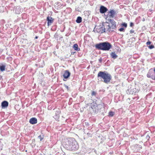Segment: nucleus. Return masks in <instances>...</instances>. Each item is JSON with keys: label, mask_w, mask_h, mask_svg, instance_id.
I'll list each match as a JSON object with an SVG mask.
<instances>
[{"label": "nucleus", "mask_w": 155, "mask_h": 155, "mask_svg": "<svg viewBox=\"0 0 155 155\" xmlns=\"http://www.w3.org/2000/svg\"><path fill=\"white\" fill-rule=\"evenodd\" d=\"M110 23L108 22L103 23L102 26H99L97 28L96 30L97 32L102 34L107 31L109 32H112L116 28V23L113 19H109Z\"/></svg>", "instance_id": "obj_1"}, {"label": "nucleus", "mask_w": 155, "mask_h": 155, "mask_svg": "<svg viewBox=\"0 0 155 155\" xmlns=\"http://www.w3.org/2000/svg\"><path fill=\"white\" fill-rule=\"evenodd\" d=\"M63 145L67 150L72 151L77 150L79 147L77 142L73 138H68L63 143Z\"/></svg>", "instance_id": "obj_2"}, {"label": "nucleus", "mask_w": 155, "mask_h": 155, "mask_svg": "<svg viewBox=\"0 0 155 155\" xmlns=\"http://www.w3.org/2000/svg\"><path fill=\"white\" fill-rule=\"evenodd\" d=\"M98 80L103 81L106 84H108L111 79V76L109 74L106 73V72L100 71L97 74Z\"/></svg>", "instance_id": "obj_3"}, {"label": "nucleus", "mask_w": 155, "mask_h": 155, "mask_svg": "<svg viewBox=\"0 0 155 155\" xmlns=\"http://www.w3.org/2000/svg\"><path fill=\"white\" fill-rule=\"evenodd\" d=\"M112 46L107 41L100 43L95 45L96 49L103 51H109Z\"/></svg>", "instance_id": "obj_4"}, {"label": "nucleus", "mask_w": 155, "mask_h": 155, "mask_svg": "<svg viewBox=\"0 0 155 155\" xmlns=\"http://www.w3.org/2000/svg\"><path fill=\"white\" fill-rule=\"evenodd\" d=\"M98 111V108L96 104H92L91 107H89V111L92 114H97Z\"/></svg>", "instance_id": "obj_5"}, {"label": "nucleus", "mask_w": 155, "mask_h": 155, "mask_svg": "<svg viewBox=\"0 0 155 155\" xmlns=\"http://www.w3.org/2000/svg\"><path fill=\"white\" fill-rule=\"evenodd\" d=\"M147 76L155 80V73L154 70L153 71L151 69H150L147 74Z\"/></svg>", "instance_id": "obj_6"}, {"label": "nucleus", "mask_w": 155, "mask_h": 155, "mask_svg": "<svg viewBox=\"0 0 155 155\" xmlns=\"http://www.w3.org/2000/svg\"><path fill=\"white\" fill-rule=\"evenodd\" d=\"M70 74L71 73L68 70H66L65 71L63 75L64 78L63 80L64 81H66V79L68 78V77L70 76Z\"/></svg>", "instance_id": "obj_7"}, {"label": "nucleus", "mask_w": 155, "mask_h": 155, "mask_svg": "<svg viewBox=\"0 0 155 155\" xmlns=\"http://www.w3.org/2000/svg\"><path fill=\"white\" fill-rule=\"evenodd\" d=\"M108 12V16L113 18L114 17V15L117 14L116 12L114 10H111Z\"/></svg>", "instance_id": "obj_8"}, {"label": "nucleus", "mask_w": 155, "mask_h": 155, "mask_svg": "<svg viewBox=\"0 0 155 155\" xmlns=\"http://www.w3.org/2000/svg\"><path fill=\"white\" fill-rule=\"evenodd\" d=\"M47 20L48 21V25L49 26L54 22V19L50 16H48L47 18Z\"/></svg>", "instance_id": "obj_9"}, {"label": "nucleus", "mask_w": 155, "mask_h": 155, "mask_svg": "<svg viewBox=\"0 0 155 155\" xmlns=\"http://www.w3.org/2000/svg\"><path fill=\"white\" fill-rule=\"evenodd\" d=\"M108 10L105 7L103 6H101L100 9V12L101 13H104Z\"/></svg>", "instance_id": "obj_10"}, {"label": "nucleus", "mask_w": 155, "mask_h": 155, "mask_svg": "<svg viewBox=\"0 0 155 155\" xmlns=\"http://www.w3.org/2000/svg\"><path fill=\"white\" fill-rule=\"evenodd\" d=\"M29 122L32 124H36L37 122V119L35 117L32 118L30 119Z\"/></svg>", "instance_id": "obj_11"}, {"label": "nucleus", "mask_w": 155, "mask_h": 155, "mask_svg": "<svg viewBox=\"0 0 155 155\" xmlns=\"http://www.w3.org/2000/svg\"><path fill=\"white\" fill-rule=\"evenodd\" d=\"M8 105V102L6 101H3L1 104V106L2 108H5L7 107Z\"/></svg>", "instance_id": "obj_12"}, {"label": "nucleus", "mask_w": 155, "mask_h": 155, "mask_svg": "<svg viewBox=\"0 0 155 155\" xmlns=\"http://www.w3.org/2000/svg\"><path fill=\"white\" fill-rule=\"evenodd\" d=\"M73 48L75 51H79L80 50V48H78V45L77 44H74L73 46Z\"/></svg>", "instance_id": "obj_13"}, {"label": "nucleus", "mask_w": 155, "mask_h": 155, "mask_svg": "<svg viewBox=\"0 0 155 155\" xmlns=\"http://www.w3.org/2000/svg\"><path fill=\"white\" fill-rule=\"evenodd\" d=\"M110 56L112 58L114 59H116L117 57V55L115 54L114 52H112L110 54Z\"/></svg>", "instance_id": "obj_14"}, {"label": "nucleus", "mask_w": 155, "mask_h": 155, "mask_svg": "<svg viewBox=\"0 0 155 155\" xmlns=\"http://www.w3.org/2000/svg\"><path fill=\"white\" fill-rule=\"evenodd\" d=\"M82 19L81 17L78 16L77 18L76 21L77 23H80L81 22Z\"/></svg>", "instance_id": "obj_15"}, {"label": "nucleus", "mask_w": 155, "mask_h": 155, "mask_svg": "<svg viewBox=\"0 0 155 155\" xmlns=\"http://www.w3.org/2000/svg\"><path fill=\"white\" fill-rule=\"evenodd\" d=\"M21 12L20 8L19 6H17L15 9V13L17 14H19Z\"/></svg>", "instance_id": "obj_16"}, {"label": "nucleus", "mask_w": 155, "mask_h": 155, "mask_svg": "<svg viewBox=\"0 0 155 155\" xmlns=\"http://www.w3.org/2000/svg\"><path fill=\"white\" fill-rule=\"evenodd\" d=\"M5 65L2 64L1 65H0V70L3 71L5 70Z\"/></svg>", "instance_id": "obj_17"}, {"label": "nucleus", "mask_w": 155, "mask_h": 155, "mask_svg": "<svg viewBox=\"0 0 155 155\" xmlns=\"http://www.w3.org/2000/svg\"><path fill=\"white\" fill-rule=\"evenodd\" d=\"M135 147L137 149V150H139L142 149V147L141 145L139 144H137L135 145Z\"/></svg>", "instance_id": "obj_18"}, {"label": "nucleus", "mask_w": 155, "mask_h": 155, "mask_svg": "<svg viewBox=\"0 0 155 155\" xmlns=\"http://www.w3.org/2000/svg\"><path fill=\"white\" fill-rule=\"evenodd\" d=\"M114 114V112L112 111H110L109 113V116L113 117Z\"/></svg>", "instance_id": "obj_19"}, {"label": "nucleus", "mask_w": 155, "mask_h": 155, "mask_svg": "<svg viewBox=\"0 0 155 155\" xmlns=\"http://www.w3.org/2000/svg\"><path fill=\"white\" fill-rule=\"evenodd\" d=\"M97 93L96 92H95L94 91H92V93H91V95L92 96H95L96 94Z\"/></svg>", "instance_id": "obj_20"}, {"label": "nucleus", "mask_w": 155, "mask_h": 155, "mask_svg": "<svg viewBox=\"0 0 155 155\" xmlns=\"http://www.w3.org/2000/svg\"><path fill=\"white\" fill-rule=\"evenodd\" d=\"M148 47L150 49H152L154 48V46L153 45H152L149 46H148Z\"/></svg>", "instance_id": "obj_21"}, {"label": "nucleus", "mask_w": 155, "mask_h": 155, "mask_svg": "<svg viewBox=\"0 0 155 155\" xmlns=\"http://www.w3.org/2000/svg\"><path fill=\"white\" fill-rule=\"evenodd\" d=\"M122 25L125 28H127V24L125 23H123L122 24Z\"/></svg>", "instance_id": "obj_22"}, {"label": "nucleus", "mask_w": 155, "mask_h": 155, "mask_svg": "<svg viewBox=\"0 0 155 155\" xmlns=\"http://www.w3.org/2000/svg\"><path fill=\"white\" fill-rule=\"evenodd\" d=\"M119 30L120 31H124V29L123 28H121L119 29Z\"/></svg>", "instance_id": "obj_23"}, {"label": "nucleus", "mask_w": 155, "mask_h": 155, "mask_svg": "<svg viewBox=\"0 0 155 155\" xmlns=\"http://www.w3.org/2000/svg\"><path fill=\"white\" fill-rule=\"evenodd\" d=\"M38 137L39 138L40 141L42 140L43 139V137H42L41 135L38 136Z\"/></svg>", "instance_id": "obj_24"}, {"label": "nucleus", "mask_w": 155, "mask_h": 155, "mask_svg": "<svg viewBox=\"0 0 155 155\" xmlns=\"http://www.w3.org/2000/svg\"><path fill=\"white\" fill-rule=\"evenodd\" d=\"M151 43V41H148L147 42L146 44L147 45H149Z\"/></svg>", "instance_id": "obj_25"}, {"label": "nucleus", "mask_w": 155, "mask_h": 155, "mask_svg": "<svg viewBox=\"0 0 155 155\" xmlns=\"http://www.w3.org/2000/svg\"><path fill=\"white\" fill-rule=\"evenodd\" d=\"M134 24L132 22H131L130 23V27H132L133 26H134Z\"/></svg>", "instance_id": "obj_26"}, {"label": "nucleus", "mask_w": 155, "mask_h": 155, "mask_svg": "<svg viewBox=\"0 0 155 155\" xmlns=\"http://www.w3.org/2000/svg\"><path fill=\"white\" fill-rule=\"evenodd\" d=\"M146 138L147 139V140H149L150 138V137L149 135H147L146 137Z\"/></svg>", "instance_id": "obj_27"}, {"label": "nucleus", "mask_w": 155, "mask_h": 155, "mask_svg": "<svg viewBox=\"0 0 155 155\" xmlns=\"http://www.w3.org/2000/svg\"><path fill=\"white\" fill-rule=\"evenodd\" d=\"M130 33L132 34L134 32V31L133 30H131L130 31Z\"/></svg>", "instance_id": "obj_28"}, {"label": "nucleus", "mask_w": 155, "mask_h": 155, "mask_svg": "<svg viewBox=\"0 0 155 155\" xmlns=\"http://www.w3.org/2000/svg\"><path fill=\"white\" fill-rule=\"evenodd\" d=\"M64 86H65V87L67 89H68V86L67 85H66V84H64Z\"/></svg>", "instance_id": "obj_29"}, {"label": "nucleus", "mask_w": 155, "mask_h": 155, "mask_svg": "<svg viewBox=\"0 0 155 155\" xmlns=\"http://www.w3.org/2000/svg\"><path fill=\"white\" fill-rule=\"evenodd\" d=\"M102 59L101 58L99 59V61L100 62H102Z\"/></svg>", "instance_id": "obj_30"}, {"label": "nucleus", "mask_w": 155, "mask_h": 155, "mask_svg": "<svg viewBox=\"0 0 155 155\" xmlns=\"http://www.w3.org/2000/svg\"><path fill=\"white\" fill-rule=\"evenodd\" d=\"M75 52H71V54H74Z\"/></svg>", "instance_id": "obj_31"}, {"label": "nucleus", "mask_w": 155, "mask_h": 155, "mask_svg": "<svg viewBox=\"0 0 155 155\" xmlns=\"http://www.w3.org/2000/svg\"><path fill=\"white\" fill-rule=\"evenodd\" d=\"M38 37L37 36H36L35 37V39H37L38 38Z\"/></svg>", "instance_id": "obj_32"}, {"label": "nucleus", "mask_w": 155, "mask_h": 155, "mask_svg": "<svg viewBox=\"0 0 155 155\" xmlns=\"http://www.w3.org/2000/svg\"><path fill=\"white\" fill-rule=\"evenodd\" d=\"M133 90L134 91H135V90H136V88L134 89Z\"/></svg>", "instance_id": "obj_33"}, {"label": "nucleus", "mask_w": 155, "mask_h": 155, "mask_svg": "<svg viewBox=\"0 0 155 155\" xmlns=\"http://www.w3.org/2000/svg\"><path fill=\"white\" fill-rule=\"evenodd\" d=\"M58 114V112L57 113H56V114Z\"/></svg>", "instance_id": "obj_34"}, {"label": "nucleus", "mask_w": 155, "mask_h": 155, "mask_svg": "<svg viewBox=\"0 0 155 155\" xmlns=\"http://www.w3.org/2000/svg\"><path fill=\"white\" fill-rule=\"evenodd\" d=\"M65 28V27L64 26V30Z\"/></svg>", "instance_id": "obj_35"}, {"label": "nucleus", "mask_w": 155, "mask_h": 155, "mask_svg": "<svg viewBox=\"0 0 155 155\" xmlns=\"http://www.w3.org/2000/svg\"><path fill=\"white\" fill-rule=\"evenodd\" d=\"M64 31V30H62V31H61L62 32H63Z\"/></svg>", "instance_id": "obj_36"}, {"label": "nucleus", "mask_w": 155, "mask_h": 155, "mask_svg": "<svg viewBox=\"0 0 155 155\" xmlns=\"http://www.w3.org/2000/svg\"><path fill=\"white\" fill-rule=\"evenodd\" d=\"M137 93V91H136V92H135V93Z\"/></svg>", "instance_id": "obj_37"}]
</instances>
